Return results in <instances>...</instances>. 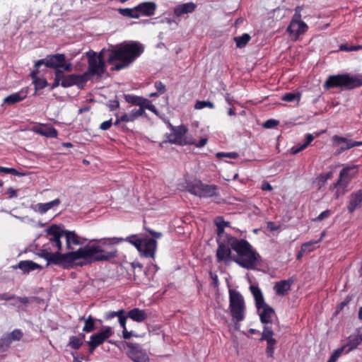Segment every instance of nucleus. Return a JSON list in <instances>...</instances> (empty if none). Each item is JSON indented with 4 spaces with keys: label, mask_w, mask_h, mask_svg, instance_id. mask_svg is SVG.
<instances>
[{
    "label": "nucleus",
    "mask_w": 362,
    "mask_h": 362,
    "mask_svg": "<svg viewBox=\"0 0 362 362\" xmlns=\"http://www.w3.org/2000/svg\"><path fill=\"white\" fill-rule=\"evenodd\" d=\"M119 13L125 16L132 18H139V15L136 12V7L132 8H119Z\"/></svg>",
    "instance_id": "ea45409f"
},
{
    "label": "nucleus",
    "mask_w": 362,
    "mask_h": 362,
    "mask_svg": "<svg viewBox=\"0 0 362 362\" xmlns=\"http://www.w3.org/2000/svg\"><path fill=\"white\" fill-rule=\"evenodd\" d=\"M144 52V47L138 42H124L107 50V62L113 65L112 71L127 68Z\"/></svg>",
    "instance_id": "20e7f679"
},
{
    "label": "nucleus",
    "mask_w": 362,
    "mask_h": 362,
    "mask_svg": "<svg viewBox=\"0 0 362 362\" xmlns=\"http://www.w3.org/2000/svg\"><path fill=\"white\" fill-rule=\"evenodd\" d=\"M126 312L124 309H120L117 311H109L105 313V319L106 320H111L115 317H119V315L125 314Z\"/></svg>",
    "instance_id": "8fccbe9b"
},
{
    "label": "nucleus",
    "mask_w": 362,
    "mask_h": 362,
    "mask_svg": "<svg viewBox=\"0 0 362 362\" xmlns=\"http://www.w3.org/2000/svg\"><path fill=\"white\" fill-rule=\"evenodd\" d=\"M349 185L338 179L329 187V189L334 192V197L336 199L345 194L348 191Z\"/></svg>",
    "instance_id": "a878e982"
},
{
    "label": "nucleus",
    "mask_w": 362,
    "mask_h": 362,
    "mask_svg": "<svg viewBox=\"0 0 362 362\" xmlns=\"http://www.w3.org/2000/svg\"><path fill=\"white\" fill-rule=\"evenodd\" d=\"M274 333L272 327H263V331L261 334L260 341H267V347L265 354L268 358H274L275 345L276 340L273 337Z\"/></svg>",
    "instance_id": "f8f14e48"
},
{
    "label": "nucleus",
    "mask_w": 362,
    "mask_h": 362,
    "mask_svg": "<svg viewBox=\"0 0 362 362\" xmlns=\"http://www.w3.org/2000/svg\"><path fill=\"white\" fill-rule=\"evenodd\" d=\"M126 354L133 362H150V358L146 350L137 344L126 343Z\"/></svg>",
    "instance_id": "9d476101"
},
{
    "label": "nucleus",
    "mask_w": 362,
    "mask_h": 362,
    "mask_svg": "<svg viewBox=\"0 0 362 362\" xmlns=\"http://www.w3.org/2000/svg\"><path fill=\"white\" fill-rule=\"evenodd\" d=\"M259 313L260 322L264 325L263 327H272V318L275 315L273 308L267 303L263 304L259 309H257Z\"/></svg>",
    "instance_id": "4468645a"
},
{
    "label": "nucleus",
    "mask_w": 362,
    "mask_h": 362,
    "mask_svg": "<svg viewBox=\"0 0 362 362\" xmlns=\"http://www.w3.org/2000/svg\"><path fill=\"white\" fill-rule=\"evenodd\" d=\"M155 88H156L157 91L160 93V94H163L165 92V86L161 82V81H157L155 82Z\"/></svg>",
    "instance_id": "bf43d9fd"
},
{
    "label": "nucleus",
    "mask_w": 362,
    "mask_h": 362,
    "mask_svg": "<svg viewBox=\"0 0 362 362\" xmlns=\"http://www.w3.org/2000/svg\"><path fill=\"white\" fill-rule=\"evenodd\" d=\"M303 7L298 6L295 8V13L293 16V18L291 21H295V22H302L301 21V14L300 11L302 10Z\"/></svg>",
    "instance_id": "3c124183"
},
{
    "label": "nucleus",
    "mask_w": 362,
    "mask_h": 362,
    "mask_svg": "<svg viewBox=\"0 0 362 362\" xmlns=\"http://www.w3.org/2000/svg\"><path fill=\"white\" fill-rule=\"evenodd\" d=\"M215 224L217 227L216 233L218 237H221L224 233V228L226 226H229V222L225 221L221 216H218L215 220Z\"/></svg>",
    "instance_id": "c9c22d12"
},
{
    "label": "nucleus",
    "mask_w": 362,
    "mask_h": 362,
    "mask_svg": "<svg viewBox=\"0 0 362 362\" xmlns=\"http://www.w3.org/2000/svg\"><path fill=\"white\" fill-rule=\"evenodd\" d=\"M141 108L144 110V112H145V110L147 109V110L151 111L152 112L157 113V110H156V107L153 105H152L151 101H149L147 99H146V103L144 104V105Z\"/></svg>",
    "instance_id": "5fc2aeb1"
},
{
    "label": "nucleus",
    "mask_w": 362,
    "mask_h": 362,
    "mask_svg": "<svg viewBox=\"0 0 362 362\" xmlns=\"http://www.w3.org/2000/svg\"><path fill=\"white\" fill-rule=\"evenodd\" d=\"M261 188L264 191H272L273 189L272 186L268 182H263Z\"/></svg>",
    "instance_id": "69168bd1"
},
{
    "label": "nucleus",
    "mask_w": 362,
    "mask_h": 362,
    "mask_svg": "<svg viewBox=\"0 0 362 362\" xmlns=\"http://www.w3.org/2000/svg\"><path fill=\"white\" fill-rule=\"evenodd\" d=\"M197 5L193 2H187L177 5L174 8V14L177 17H180L183 14L191 13L195 11Z\"/></svg>",
    "instance_id": "b1692460"
},
{
    "label": "nucleus",
    "mask_w": 362,
    "mask_h": 362,
    "mask_svg": "<svg viewBox=\"0 0 362 362\" xmlns=\"http://www.w3.org/2000/svg\"><path fill=\"white\" fill-rule=\"evenodd\" d=\"M12 268L13 269H19L22 270L24 274H28L29 272L35 269H42V267L31 260H22L20 261L17 264L13 265Z\"/></svg>",
    "instance_id": "5701e85b"
},
{
    "label": "nucleus",
    "mask_w": 362,
    "mask_h": 362,
    "mask_svg": "<svg viewBox=\"0 0 362 362\" xmlns=\"http://www.w3.org/2000/svg\"><path fill=\"white\" fill-rule=\"evenodd\" d=\"M5 194L8 196V199L16 198L18 197V191L11 187L6 190Z\"/></svg>",
    "instance_id": "4d7b16f0"
},
{
    "label": "nucleus",
    "mask_w": 362,
    "mask_h": 362,
    "mask_svg": "<svg viewBox=\"0 0 362 362\" xmlns=\"http://www.w3.org/2000/svg\"><path fill=\"white\" fill-rule=\"evenodd\" d=\"M122 242H127L134 245L141 257L155 258L157 241L151 238H140L136 234L125 238L112 237L92 239L90 243H93V246L86 247L83 251H80L79 255L90 259V262L94 263L99 262L113 263L119 256V251L115 245Z\"/></svg>",
    "instance_id": "f257e3e1"
},
{
    "label": "nucleus",
    "mask_w": 362,
    "mask_h": 362,
    "mask_svg": "<svg viewBox=\"0 0 362 362\" xmlns=\"http://www.w3.org/2000/svg\"><path fill=\"white\" fill-rule=\"evenodd\" d=\"M82 344V339H80L76 336L70 337L68 346H69L71 349L78 350Z\"/></svg>",
    "instance_id": "a19ab883"
},
{
    "label": "nucleus",
    "mask_w": 362,
    "mask_h": 362,
    "mask_svg": "<svg viewBox=\"0 0 362 362\" xmlns=\"http://www.w3.org/2000/svg\"><path fill=\"white\" fill-rule=\"evenodd\" d=\"M60 204L59 199H55L53 201L47 203H39L37 204V210L40 214H45L47 211L51 209L55 206H58Z\"/></svg>",
    "instance_id": "2f4dec72"
},
{
    "label": "nucleus",
    "mask_w": 362,
    "mask_h": 362,
    "mask_svg": "<svg viewBox=\"0 0 362 362\" xmlns=\"http://www.w3.org/2000/svg\"><path fill=\"white\" fill-rule=\"evenodd\" d=\"M63 76V71L57 70L54 71V80L52 84L51 85V90L54 89L55 88L61 86L62 78Z\"/></svg>",
    "instance_id": "37998d69"
},
{
    "label": "nucleus",
    "mask_w": 362,
    "mask_h": 362,
    "mask_svg": "<svg viewBox=\"0 0 362 362\" xmlns=\"http://www.w3.org/2000/svg\"><path fill=\"white\" fill-rule=\"evenodd\" d=\"M39 134L43 136H49V137H57V131L52 127H47L45 130L40 129L37 131Z\"/></svg>",
    "instance_id": "c03bdc74"
},
{
    "label": "nucleus",
    "mask_w": 362,
    "mask_h": 362,
    "mask_svg": "<svg viewBox=\"0 0 362 362\" xmlns=\"http://www.w3.org/2000/svg\"><path fill=\"white\" fill-rule=\"evenodd\" d=\"M188 191L199 197L208 198L217 195L218 187L216 185L204 184L199 180L188 185Z\"/></svg>",
    "instance_id": "1a4fd4ad"
},
{
    "label": "nucleus",
    "mask_w": 362,
    "mask_h": 362,
    "mask_svg": "<svg viewBox=\"0 0 362 362\" xmlns=\"http://www.w3.org/2000/svg\"><path fill=\"white\" fill-rule=\"evenodd\" d=\"M278 124H279V121L274 119H270L267 120L264 122V127L265 128L270 129V128H274V127H276L278 125Z\"/></svg>",
    "instance_id": "13d9d810"
},
{
    "label": "nucleus",
    "mask_w": 362,
    "mask_h": 362,
    "mask_svg": "<svg viewBox=\"0 0 362 362\" xmlns=\"http://www.w3.org/2000/svg\"><path fill=\"white\" fill-rule=\"evenodd\" d=\"M308 28V25L303 21H291L287 28V32L289 33L290 36L294 38V40H297L301 34H303L307 31Z\"/></svg>",
    "instance_id": "aec40b11"
},
{
    "label": "nucleus",
    "mask_w": 362,
    "mask_h": 362,
    "mask_svg": "<svg viewBox=\"0 0 362 362\" xmlns=\"http://www.w3.org/2000/svg\"><path fill=\"white\" fill-rule=\"evenodd\" d=\"M301 98V93H286L281 97V100L286 102H295L299 103Z\"/></svg>",
    "instance_id": "4c0bfd02"
},
{
    "label": "nucleus",
    "mask_w": 362,
    "mask_h": 362,
    "mask_svg": "<svg viewBox=\"0 0 362 362\" xmlns=\"http://www.w3.org/2000/svg\"><path fill=\"white\" fill-rule=\"evenodd\" d=\"M64 233L66 239V247L71 251H74L73 245H81L84 243L83 240H86V238L78 236L74 231L64 230Z\"/></svg>",
    "instance_id": "a211bd4d"
},
{
    "label": "nucleus",
    "mask_w": 362,
    "mask_h": 362,
    "mask_svg": "<svg viewBox=\"0 0 362 362\" xmlns=\"http://www.w3.org/2000/svg\"><path fill=\"white\" fill-rule=\"evenodd\" d=\"M110 110L113 111L119 107V103L118 100H111L108 105Z\"/></svg>",
    "instance_id": "0e129e2a"
},
{
    "label": "nucleus",
    "mask_w": 362,
    "mask_h": 362,
    "mask_svg": "<svg viewBox=\"0 0 362 362\" xmlns=\"http://www.w3.org/2000/svg\"><path fill=\"white\" fill-rule=\"evenodd\" d=\"M127 316L136 322H142L148 317L146 312L138 308H133L128 311Z\"/></svg>",
    "instance_id": "cd10ccee"
},
{
    "label": "nucleus",
    "mask_w": 362,
    "mask_h": 362,
    "mask_svg": "<svg viewBox=\"0 0 362 362\" xmlns=\"http://www.w3.org/2000/svg\"><path fill=\"white\" fill-rule=\"evenodd\" d=\"M229 310L235 326L245 318L246 305L241 293L234 289H229Z\"/></svg>",
    "instance_id": "423d86ee"
},
{
    "label": "nucleus",
    "mask_w": 362,
    "mask_h": 362,
    "mask_svg": "<svg viewBox=\"0 0 362 362\" xmlns=\"http://www.w3.org/2000/svg\"><path fill=\"white\" fill-rule=\"evenodd\" d=\"M226 240H217L216 260L218 262L233 261L247 269H254L260 264V255L252 245L245 239H238L225 234Z\"/></svg>",
    "instance_id": "7ed1b4c3"
},
{
    "label": "nucleus",
    "mask_w": 362,
    "mask_h": 362,
    "mask_svg": "<svg viewBox=\"0 0 362 362\" xmlns=\"http://www.w3.org/2000/svg\"><path fill=\"white\" fill-rule=\"evenodd\" d=\"M64 230L57 225H52L46 229L49 242L41 250L40 256L47 262V265L54 264L61 266L64 269H70L76 267H82L94 263L90 262V259L79 255L80 251H83L86 247L93 246V243L90 242L76 251H70L64 254L60 252L62 249L61 238L64 237Z\"/></svg>",
    "instance_id": "f03ea898"
},
{
    "label": "nucleus",
    "mask_w": 362,
    "mask_h": 362,
    "mask_svg": "<svg viewBox=\"0 0 362 362\" xmlns=\"http://www.w3.org/2000/svg\"><path fill=\"white\" fill-rule=\"evenodd\" d=\"M217 158H222V157H228L230 158L235 159L238 157V154L235 152L232 153H223V152H219L216 153Z\"/></svg>",
    "instance_id": "864d4df0"
},
{
    "label": "nucleus",
    "mask_w": 362,
    "mask_h": 362,
    "mask_svg": "<svg viewBox=\"0 0 362 362\" xmlns=\"http://www.w3.org/2000/svg\"><path fill=\"white\" fill-rule=\"evenodd\" d=\"M28 94V88H23L16 93H13L4 98V104L11 105L25 99Z\"/></svg>",
    "instance_id": "4be33fe9"
},
{
    "label": "nucleus",
    "mask_w": 362,
    "mask_h": 362,
    "mask_svg": "<svg viewBox=\"0 0 362 362\" xmlns=\"http://www.w3.org/2000/svg\"><path fill=\"white\" fill-rule=\"evenodd\" d=\"M343 353H345L344 346H341V347L337 349L332 354V355L327 362H336Z\"/></svg>",
    "instance_id": "49530a36"
},
{
    "label": "nucleus",
    "mask_w": 362,
    "mask_h": 362,
    "mask_svg": "<svg viewBox=\"0 0 362 362\" xmlns=\"http://www.w3.org/2000/svg\"><path fill=\"white\" fill-rule=\"evenodd\" d=\"M332 175V172H328L327 173H322L317 176L316 181L319 189L325 185L327 181L331 177Z\"/></svg>",
    "instance_id": "79ce46f5"
},
{
    "label": "nucleus",
    "mask_w": 362,
    "mask_h": 362,
    "mask_svg": "<svg viewBox=\"0 0 362 362\" xmlns=\"http://www.w3.org/2000/svg\"><path fill=\"white\" fill-rule=\"evenodd\" d=\"M127 317H129L127 316V314L125 315V314H123V315H121L119 316L118 319H119V325L120 326L124 329H125L126 328V322H127Z\"/></svg>",
    "instance_id": "680f3d73"
},
{
    "label": "nucleus",
    "mask_w": 362,
    "mask_h": 362,
    "mask_svg": "<svg viewBox=\"0 0 362 362\" xmlns=\"http://www.w3.org/2000/svg\"><path fill=\"white\" fill-rule=\"evenodd\" d=\"M332 140L334 143H343L344 145L340 146L339 149L337 151V154H340L342 152L349 150L351 148L362 146V141H354L350 139H348L345 137L340 136L338 135H334L332 138Z\"/></svg>",
    "instance_id": "6ab92c4d"
},
{
    "label": "nucleus",
    "mask_w": 362,
    "mask_h": 362,
    "mask_svg": "<svg viewBox=\"0 0 362 362\" xmlns=\"http://www.w3.org/2000/svg\"><path fill=\"white\" fill-rule=\"evenodd\" d=\"M251 37L247 33H244L240 36H237L233 38L236 43V47L238 48H243L250 40Z\"/></svg>",
    "instance_id": "f704fd0d"
},
{
    "label": "nucleus",
    "mask_w": 362,
    "mask_h": 362,
    "mask_svg": "<svg viewBox=\"0 0 362 362\" xmlns=\"http://www.w3.org/2000/svg\"><path fill=\"white\" fill-rule=\"evenodd\" d=\"M11 343L12 341L8 335L6 333L3 334L0 338V352L6 351Z\"/></svg>",
    "instance_id": "58836bf2"
},
{
    "label": "nucleus",
    "mask_w": 362,
    "mask_h": 362,
    "mask_svg": "<svg viewBox=\"0 0 362 362\" xmlns=\"http://www.w3.org/2000/svg\"><path fill=\"white\" fill-rule=\"evenodd\" d=\"M292 282L290 280H282L274 285V290L276 295L284 296L291 288Z\"/></svg>",
    "instance_id": "c85d7f7f"
},
{
    "label": "nucleus",
    "mask_w": 362,
    "mask_h": 362,
    "mask_svg": "<svg viewBox=\"0 0 362 362\" xmlns=\"http://www.w3.org/2000/svg\"><path fill=\"white\" fill-rule=\"evenodd\" d=\"M362 343V333L360 334H353L348 337L347 342L342 346H344L345 354H348L356 349Z\"/></svg>",
    "instance_id": "393cba45"
},
{
    "label": "nucleus",
    "mask_w": 362,
    "mask_h": 362,
    "mask_svg": "<svg viewBox=\"0 0 362 362\" xmlns=\"http://www.w3.org/2000/svg\"><path fill=\"white\" fill-rule=\"evenodd\" d=\"M320 134L321 133L315 132V136H313L312 134H307L305 136L303 144L293 146L291 149V153L293 154H296L303 151L310 144V143L314 140L315 137L319 136Z\"/></svg>",
    "instance_id": "bb28decb"
},
{
    "label": "nucleus",
    "mask_w": 362,
    "mask_h": 362,
    "mask_svg": "<svg viewBox=\"0 0 362 362\" xmlns=\"http://www.w3.org/2000/svg\"><path fill=\"white\" fill-rule=\"evenodd\" d=\"M346 207L350 214L362 207V188L349 195Z\"/></svg>",
    "instance_id": "dca6fc26"
},
{
    "label": "nucleus",
    "mask_w": 362,
    "mask_h": 362,
    "mask_svg": "<svg viewBox=\"0 0 362 362\" xmlns=\"http://www.w3.org/2000/svg\"><path fill=\"white\" fill-rule=\"evenodd\" d=\"M325 232H322V234H321V236L320 238L317 240H310V241H308V242H306L303 244H302L301 245V247H302V251L303 252H312L313 250H315V245L320 243L323 238L325 237Z\"/></svg>",
    "instance_id": "473e14b6"
},
{
    "label": "nucleus",
    "mask_w": 362,
    "mask_h": 362,
    "mask_svg": "<svg viewBox=\"0 0 362 362\" xmlns=\"http://www.w3.org/2000/svg\"><path fill=\"white\" fill-rule=\"evenodd\" d=\"M112 125V119L102 122L100 125V129L102 130H107Z\"/></svg>",
    "instance_id": "052dcab7"
},
{
    "label": "nucleus",
    "mask_w": 362,
    "mask_h": 362,
    "mask_svg": "<svg viewBox=\"0 0 362 362\" xmlns=\"http://www.w3.org/2000/svg\"><path fill=\"white\" fill-rule=\"evenodd\" d=\"M8 173L13 175H18V176H23L25 175L23 173H21L18 171L16 169L13 168H9Z\"/></svg>",
    "instance_id": "774afa93"
},
{
    "label": "nucleus",
    "mask_w": 362,
    "mask_h": 362,
    "mask_svg": "<svg viewBox=\"0 0 362 362\" xmlns=\"http://www.w3.org/2000/svg\"><path fill=\"white\" fill-rule=\"evenodd\" d=\"M112 334V328L107 327L96 334L91 335L90 341H87L90 352L93 353L98 346L103 344Z\"/></svg>",
    "instance_id": "9b49d317"
},
{
    "label": "nucleus",
    "mask_w": 362,
    "mask_h": 362,
    "mask_svg": "<svg viewBox=\"0 0 362 362\" xmlns=\"http://www.w3.org/2000/svg\"><path fill=\"white\" fill-rule=\"evenodd\" d=\"M125 100L129 103L139 106V108H141L146 103V98L129 94L125 95Z\"/></svg>",
    "instance_id": "72a5a7b5"
},
{
    "label": "nucleus",
    "mask_w": 362,
    "mask_h": 362,
    "mask_svg": "<svg viewBox=\"0 0 362 362\" xmlns=\"http://www.w3.org/2000/svg\"><path fill=\"white\" fill-rule=\"evenodd\" d=\"M86 76L83 74H72L69 75H65L63 72V76L62 78L61 86L63 88H68L73 86H77L80 89H83L87 81L86 80Z\"/></svg>",
    "instance_id": "ddd939ff"
},
{
    "label": "nucleus",
    "mask_w": 362,
    "mask_h": 362,
    "mask_svg": "<svg viewBox=\"0 0 362 362\" xmlns=\"http://www.w3.org/2000/svg\"><path fill=\"white\" fill-rule=\"evenodd\" d=\"M10 337L11 341H20L23 337V332L19 329H15L10 333H6Z\"/></svg>",
    "instance_id": "a18cd8bd"
},
{
    "label": "nucleus",
    "mask_w": 362,
    "mask_h": 362,
    "mask_svg": "<svg viewBox=\"0 0 362 362\" xmlns=\"http://www.w3.org/2000/svg\"><path fill=\"white\" fill-rule=\"evenodd\" d=\"M340 49L346 52L357 51L362 49V45L349 46L348 45H341Z\"/></svg>",
    "instance_id": "603ef678"
},
{
    "label": "nucleus",
    "mask_w": 362,
    "mask_h": 362,
    "mask_svg": "<svg viewBox=\"0 0 362 362\" xmlns=\"http://www.w3.org/2000/svg\"><path fill=\"white\" fill-rule=\"evenodd\" d=\"M173 133L168 136V141L171 144L184 146L187 144V142L183 139L184 135L186 134L187 129L184 126H179L178 127H173Z\"/></svg>",
    "instance_id": "f3484780"
},
{
    "label": "nucleus",
    "mask_w": 362,
    "mask_h": 362,
    "mask_svg": "<svg viewBox=\"0 0 362 362\" xmlns=\"http://www.w3.org/2000/svg\"><path fill=\"white\" fill-rule=\"evenodd\" d=\"M208 142V139L206 138H202L198 142L195 141H192L190 142H187V144H193L197 148H202Z\"/></svg>",
    "instance_id": "6e6d98bb"
},
{
    "label": "nucleus",
    "mask_w": 362,
    "mask_h": 362,
    "mask_svg": "<svg viewBox=\"0 0 362 362\" xmlns=\"http://www.w3.org/2000/svg\"><path fill=\"white\" fill-rule=\"evenodd\" d=\"M362 86V77L342 74L329 76L324 83L325 89L329 90L340 88L344 90H351Z\"/></svg>",
    "instance_id": "39448f33"
},
{
    "label": "nucleus",
    "mask_w": 362,
    "mask_h": 362,
    "mask_svg": "<svg viewBox=\"0 0 362 362\" xmlns=\"http://www.w3.org/2000/svg\"><path fill=\"white\" fill-rule=\"evenodd\" d=\"M331 214V211L329 210H325L322 212H321L318 216L316 218V221H322L324 218L329 216Z\"/></svg>",
    "instance_id": "e2e57ef3"
},
{
    "label": "nucleus",
    "mask_w": 362,
    "mask_h": 362,
    "mask_svg": "<svg viewBox=\"0 0 362 362\" xmlns=\"http://www.w3.org/2000/svg\"><path fill=\"white\" fill-rule=\"evenodd\" d=\"M195 109L201 110L204 107H209L213 109L214 107V105L213 103L210 101L205 100H197L194 105Z\"/></svg>",
    "instance_id": "de8ad7c7"
},
{
    "label": "nucleus",
    "mask_w": 362,
    "mask_h": 362,
    "mask_svg": "<svg viewBox=\"0 0 362 362\" xmlns=\"http://www.w3.org/2000/svg\"><path fill=\"white\" fill-rule=\"evenodd\" d=\"M136 7V12L141 16L151 17L155 15L157 5L153 1H146L139 4Z\"/></svg>",
    "instance_id": "2eb2a0df"
},
{
    "label": "nucleus",
    "mask_w": 362,
    "mask_h": 362,
    "mask_svg": "<svg viewBox=\"0 0 362 362\" xmlns=\"http://www.w3.org/2000/svg\"><path fill=\"white\" fill-rule=\"evenodd\" d=\"M33 83L36 90L42 89L48 85V83L45 78H34Z\"/></svg>",
    "instance_id": "09e8293b"
},
{
    "label": "nucleus",
    "mask_w": 362,
    "mask_h": 362,
    "mask_svg": "<svg viewBox=\"0 0 362 362\" xmlns=\"http://www.w3.org/2000/svg\"><path fill=\"white\" fill-rule=\"evenodd\" d=\"M358 169L357 165L346 166L341 170L338 179L349 185L351 180L358 174Z\"/></svg>",
    "instance_id": "412c9836"
},
{
    "label": "nucleus",
    "mask_w": 362,
    "mask_h": 362,
    "mask_svg": "<svg viewBox=\"0 0 362 362\" xmlns=\"http://www.w3.org/2000/svg\"><path fill=\"white\" fill-rule=\"evenodd\" d=\"M42 64H45L47 68L54 69L55 71L63 69L64 71H70L71 69V64L66 62V56L64 54H49L45 59L36 62L37 67Z\"/></svg>",
    "instance_id": "0eeeda50"
},
{
    "label": "nucleus",
    "mask_w": 362,
    "mask_h": 362,
    "mask_svg": "<svg viewBox=\"0 0 362 362\" xmlns=\"http://www.w3.org/2000/svg\"><path fill=\"white\" fill-rule=\"evenodd\" d=\"M40 66H36V62L35 63V69L32 71L31 74H30V76L31 78H33V80L34 81V78H37L38 77L37 76V75L39 73V68Z\"/></svg>",
    "instance_id": "338daca9"
},
{
    "label": "nucleus",
    "mask_w": 362,
    "mask_h": 362,
    "mask_svg": "<svg viewBox=\"0 0 362 362\" xmlns=\"http://www.w3.org/2000/svg\"><path fill=\"white\" fill-rule=\"evenodd\" d=\"M145 115L142 108L133 109L129 113H124L121 116V120L124 122H134L139 117Z\"/></svg>",
    "instance_id": "c756f323"
},
{
    "label": "nucleus",
    "mask_w": 362,
    "mask_h": 362,
    "mask_svg": "<svg viewBox=\"0 0 362 362\" xmlns=\"http://www.w3.org/2000/svg\"><path fill=\"white\" fill-rule=\"evenodd\" d=\"M250 289L255 300L256 308L257 309H259L263 304L266 303L264 300L262 292L259 287L252 285L250 286Z\"/></svg>",
    "instance_id": "7c9ffc66"
},
{
    "label": "nucleus",
    "mask_w": 362,
    "mask_h": 362,
    "mask_svg": "<svg viewBox=\"0 0 362 362\" xmlns=\"http://www.w3.org/2000/svg\"><path fill=\"white\" fill-rule=\"evenodd\" d=\"M88 69L83 74L86 76V80L88 82L93 76H97L101 77L105 72L106 66L105 62L102 59L95 58V52H88Z\"/></svg>",
    "instance_id": "6e6552de"
},
{
    "label": "nucleus",
    "mask_w": 362,
    "mask_h": 362,
    "mask_svg": "<svg viewBox=\"0 0 362 362\" xmlns=\"http://www.w3.org/2000/svg\"><path fill=\"white\" fill-rule=\"evenodd\" d=\"M81 320H84L85 324L83 327V331L87 333L93 332L95 329V319L89 315L86 319L82 317Z\"/></svg>",
    "instance_id": "e433bc0d"
}]
</instances>
